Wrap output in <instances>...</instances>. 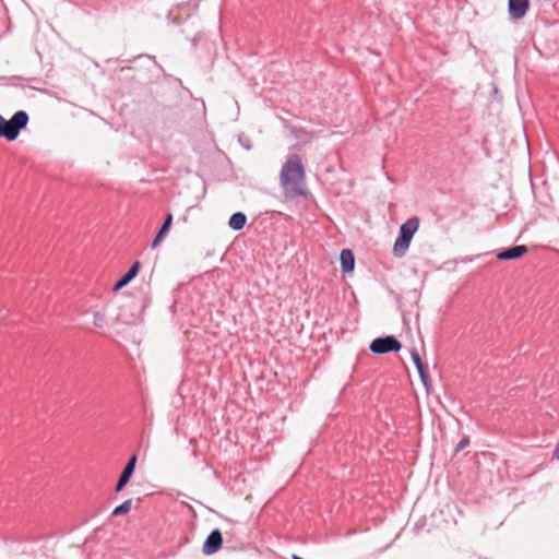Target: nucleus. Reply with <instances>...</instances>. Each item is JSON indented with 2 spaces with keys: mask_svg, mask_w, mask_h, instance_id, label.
Returning a JSON list of instances; mask_svg holds the SVG:
<instances>
[{
  "mask_svg": "<svg viewBox=\"0 0 559 559\" xmlns=\"http://www.w3.org/2000/svg\"><path fill=\"white\" fill-rule=\"evenodd\" d=\"M280 182L287 200L307 195L306 171L299 155H292L284 163L280 171Z\"/></svg>",
  "mask_w": 559,
  "mask_h": 559,
  "instance_id": "obj_1",
  "label": "nucleus"
},
{
  "mask_svg": "<svg viewBox=\"0 0 559 559\" xmlns=\"http://www.w3.org/2000/svg\"><path fill=\"white\" fill-rule=\"evenodd\" d=\"M418 226L419 221L417 217L409 218L406 223H404L401 226L400 236L397 237L393 247V253L396 257H403L405 254L414 234L418 229Z\"/></svg>",
  "mask_w": 559,
  "mask_h": 559,
  "instance_id": "obj_2",
  "label": "nucleus"
},
{
  "mask_svg": "<svg viewBox=\"0 0 559 559\" xmlns=\"http://www.w3.org/2000/svg\"><path fill=\"white\" fill-rule=\"evenodd\" d=\"M28 116L25 111L20 110L16 111L10 120L4 119V130L8 131L4 133L3 138L8 141H14L22 129L27 126Z\"/></svg>",
  "mask_w": 559,
  "mask_h": 559,
  "instance_id": "obj_3",
  "label": "nucleus"
},
{
  "mask_svg": "<svg viewBox=\"0 0 559 559\" xmlns=\"http://www.w3.org/2000/svg\"><path fill=\"white\" fill-rule=\"evenodd\" d=\"M401 347V343L394 336H385L373 340L369 348L374 354H386L399 352Z\"/></svg>",
  "mask_w": 559,
  "mask_h": 559,
  "instance_id": "obj_4",
  "label": "nucleus"
},
{
  "mask_svg": "<svg viewBox=\"0 0 559 559\" xmlns=\"http://www.w3.org/2000/svg\"><path fill=\"white\" fill-rule=\"evenodd\" d=\"M223 545L222 532L218 528L213 530L206 537L202 551L205 555L217 552Z\"/></svg>",
  "mask_w": 559,
  "mask_h": 559,
  "instance_id": "obj_5",
  "label": "nucleus"
},
{
  "mask_svg": "<svg viewBox=\"0 0 559 559\" xmlns=\"http://www.w3.org/2000/svg\"><path fill=\"white\" fill-rule=\"evenodd\" d=\"M530 0H509L508 11L511 20L519 21L523 19L530 9Z\"/></svg>",
  "mask_w": 559,
  "mask_h": 559,
  "instance_id": "obj_6",
  "label": "nucleus"
},
{
  "mask_svg": "<svg viewBox=\"0 0 559 559\" xmlns=\"http://www.w3.org/2000/svg\"><path fill=\"white\" fill-rule=\"evenodd\" d=\"M136 464V455H132L124 466L115 489H122L132 476Z\"/></svg>",
  "mask_w": 559,
  "mask_h": 559,
  "instance_id": "obj_7",
  "label": "nucleus"
},
{
  "mask_svg": "<svg viewBox=\"0 0 559 559\" xmlns=\"http://www.w3.org/2000/svg\"><path fill=\"white\" fill-rule=\"evenodd\" d=\"M527 252V247L519 245L507 250H503L497 254L498 260H513L523 257Z\"/></svg>",
  "mask_w": 559,
  "mask_h": 559,
  "instance_id": "obj_8",
  "label": "nucleus"
},
{
  "mask_svg": "<svg viewBox=\"0 0 559 559\" xmlns=\"http://www.w3.org/2000/svg\"><path fill=\"white\" fill-rule=\"evenodd\" d=\"M141 263L134 262L130 270L116 283L114 290L117 292L130 283L139 273Z\"/></svg>",
  "mask_w": 559,
  "mask_h": 559,
  "instance_id": "obj_9",
  "label": "nucleus"
},
{
  "mask_svg": "<svg viewBox=\"0 0 559 559\" xmlns=\"http://www.w3.org/2000/svg\"><path fill=\"white\" fill-rule=\"evenodd\" d=\"M341 267L344 273H349L354 270L355 258L349 249H343L341 252Z\"/></svg>",
  "mask_w": 559,
  "mask_h": 559,
  "instance_id": "obj_10",
  "label": "nucleus"
},
{
  "mask_svg": "<svg viewBox=\"0 0 559 559\" xmlns=\"http://www.w3.org/2000/svg\"><path fill=\"white\" fill-rule=\"evenodd\" d=\"M171 223H173V214L169 213L166 216V219H165L164 224L162 225L159 231L157 233L156 237L154 238V240L152 242V248H156L157 246H159V243L163 241V239L167 235V233L171 226Z\"/></svg>",
  "mask_w": 559,
  "mask_h": 559,
  "instance_id": "obj_11",
  "label": "nucleus"
},
{
  "mask_svg": "<svg viewBox=\"0 0 559 559\" xmlns=\"http://www.w3.org/2000/svg\"><path fill=\"white\" fill-rule=\"evenodd\" d=\"M246 215L241 212H237L230 216L228 225L234 230H240L246 225Z\"/></svg>",
  "mask_w": 559,
  "mask_h": 559,
  "instance_id": "obj_12",
  "label": "nucleus"
},
{
  "mask_svg": "<svg viewBox=\"0 0 559 559\" xmlns=\"http://www.w3.org/2000/svg\"><path fill=\"white\" fill-rule=\"evenodd\" d=\"M131 507H132V499H128L124 502H122L120 506L116 507L112 510L111 515L120 516V515L127 514L131 510Z\"/></svg>",
  "mask_w": 559,
  "mask_h": 559,
  "instance_id": "obj_13",
  "label": "nucleus"
},
{
  "mask_svg": "<svg viewBox=\"0 0 559 559\" xmlns=\"http://www.w3.org/2000/svg\"><path fill=\"white\" fill-rule=\"evenodd\" d=\"M417 371L420 376V379L425 385V388L427 389V391H429V388H430V380H429V376L426 371V368L424 366V364L420 366V367H417Z\"/></svg>",
  "mask_w": 559,
  "mask_h": 559,
  "instance_id": "obj_14",
  "label": "nucleus"
},
{
  "mask_svg": "<svg viewBox=\"0 0 559 559\" xmlns=\"http://www.w3.org/2000/svg\"><path fill=\"white\" fill-rule=\"evenodd\" d=\"M469 444V438L468 437H464L460 440V442L455 445V453L460 452L461 450H463L464 448H466L467 445Z\"/></svg>",
  "mask_w": 559,
  "mask_h": 559,
  "instance_id": "obj_15",
  "label": "nucleus"
},
{
  "mask_svg": "<svg viewBox=\"0 0 559 559\" xmlns=\"http://www.w3.org/2000/svg\"><path fill=\"white\" fill-rule=\"evenodd\" d=\"M411 356H412V359H413L416 368L420 367L424 364L417 350H413L411 353Z\"/></svg>",
  "mask_w": 559,
  "mask_h": 559,
  "instance_id": "obj_16",
  "label": "nucleus"
},
{
  "mask_svg": "<svg viewBox=\"0 0 559 559\" xmlns=\"http://www.w3.org/2000/svg\"><path fill=\"white\" fill-rule=\"evenodd\" d=\"M103 322H104V314L100 313V312H95L94 313V323H95V325L102 326Z\"/></svg>",
  "mask_w": 559,
  "mask_h": 559,
  "instance_id": "obj_17",
  "label": "nucleus"
},
{
  "mask_svg": "<svg viewBox=\"0 0 559 559\" xmlns=\"http://www.w3.org/2000/svg\"><path fill=\"white\" fill-rule=\"evenodd\" d=\"M4 118L0 115V136L3 138L4 133H7L8 131L4 130Z\"/></svg>",
  "mask_w": 559,
  "mask_h": 559,
  "instance_id": "obj_18",
  "label": "nucleus"
},
{
  "mask_svg": "<svg viewBox=\"0 0 559 559\" xmlns=\"http://www.w3.org/2000/svg\"><path fill=\"white\" fill-rule=\"evenodd\" d=\"M180 219H181L183 223H188V216H187V215H183Z\"/></svg>",
  "mask_w": 559,
  "mask_h": 559,
  "instance_id": "obj_19",
  "label": "nucleus"
},
{
  "mask_svg": "<svg viewBox=\"0 0 559 559\" xmlns=\"http://www.w3.org/2000/svg\"><path fill=\"white\" fill-rule=\"evenodd\" d=\"M246 500L250 501V500H251V495H248V496L246 497Z\"/></svg>",
  "mask_w": 559,
  "mask_h": 559,
  "instance_id": "obj_20",
  "label": "nucleus"
}]
</instances>
